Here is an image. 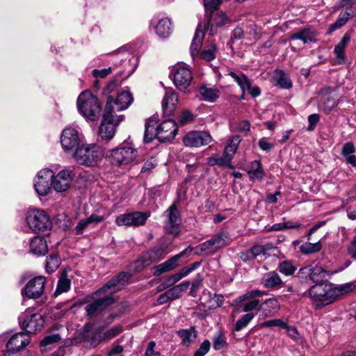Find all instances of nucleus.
<instances>
[{
  "label": "nucleus",
  "mask_w": 356,
  "mask_h": 356,
  "mask_svg": "<svg viewBox=\"0 0 356 356\" xmlns=\"http://www.w3.org/2000/svg\"><path fill=\"white\" fill-rule=\"evenodd\" d=\"M156 122L154 118H149L145 122L144 140L147 143L151 142L154 137L161 142L172 140L177 133V126L174 120L163 121L156 128Z\"/></svg>",
  "instance_id": "1"
},
{
  "label": "nucleus",
  "mask_w": 356,
  "mask_h": 356,
  "mask_svg": "<svg viewBox=\"0 0 356 356\" xmlns=\"http://www.w3.org/2000/svg\"><path fill=\"white\" fill-rule=\"evenodd\" d=\"M313 308L321 309L336 300L334 284L330 283H319L311 286L307 291Z\"/></svg>",
  "instance_id": "2"
},
{
  "label": "nucleus",
  "mask_w": 356,
  "mask_h": 356,
  "mask_svg": "<svg viewBox=\"0 0 356 356\" xmlns=\"http://www.w3.org/2000/svg\"><path fill=\"white\" fill-rule=\"evenodd\" d=\"M79 111L91 121L97 120L102 111L99 100L91 92H82L77 99Z\"/></svg>",
  "instance_id": "3"
},
{
  "label": "nucleus",
  "mask_w": 356,
  "mask_h": 356,
  "mask_svg": "<svg viewBox=\"0 0 356 356\" xmlns=\"http://www.w3.org/2000/svg\"><path fill=\"white\" fill-rule=\"evenodd\" d=\"M169 245L166 243H161L154 247L149 251L144 252L134 263L132 264V268L135 271H140L153 263L158 262L165 257L168 254Z\"/></svg>",
  "instance_id": "4"
},
{
  "label": "nucleus",
  "mask_w": 356,
  "mask_h": 356,
  "mask_svg": "<svg viewBox=\"0 0 356 356\" xmlns=\"http://www.w3.org/2000/svg\"><path fill=\"white\" fill-rule=\"evenodd\" d=\"M103 156L102 149L96 145H82L72 154L77 163L88 166L97 163Z\"/></svg>",
  "instance_id": "5"
},
{
  "label": "nucleus",
  "mask_w": 356,
  "mask_h": 356,
  "mask_svg": "<svg viewBox=\"0 0 356 356\" xmlns=\"http://www.w3.org/2000/svg\"><path fill=\"white\" fill-rule=\"evenodd\" d=\"M220 3L221 0H204V6L208 20L207 29H210V35L213 34V27L214 26H222L227 20L225 13L217 9Z\"/></svg>",
  "instance_id": "6"
},
{
  "label": "nucleus",
  "mask_w": 356,
  "mask_h": 356,
  "mask_svg": "<svg viewBox=\"0 0 356 356\" xmlns=\"http://www.w3.org/2000/svg\"><path fill=\"white\" fill-rule=\"evenodd\" d=\"M137 149L131 146H123L111 149L106 157L114 166L126 165L133 162L137 157Z\"/></svg>",
  "instance_id": "7"
},
{
  "label": "nucleus",
  "mask_w": 356,
  "mask_h": 356,
  "mask_svg": "<svg viewBox=\"0 0 356 356\" xmlns=\"http://www.w3.org/2000/svg\"><path fill=\"white\" fill-rule=\"evenodd\" d=\"M110 109V106L104 108L99 131L102 138L106 140H110L114 136L117 126L124 120L123 115L113 114Z\"/></svg>",
  "instance_id": "8"
},
{
  "label": "nucleus",
  "mask_w": 356,
  "mask_h": 356,
  "mask_svg": "<svg viewBox=\"0 0 356 356\" xmlns=\"http://www.w3.org/2000/svg\"><path fill=\"white\" fill-rule=\"evenodd\" d=\"M26 222L34 232H48L52 227L49 216L43 210L33 209L29 211Z\"/></svg>",
  "instance_id": "9"
},
{
  "label": "nucleus",
  "mask_w": 356,
  "mask_h": 356,
  "mask_svg": "<svg viewBox=\"0 0 356 356\" xmlns=\"http://www.w3.org/2000/svg\"><path fill=\"white\" fill-rule=\"evenodd\" d=\"M130 277L131 275L129 273L122 272L111 278L102 288L97 290L94 296L95 297H101L102 296H113V293L120 291L128 284Z\"/></svg>",
  "instance_id": "10"
},
{
  "label": "nucleus",
  "mask_w": 356,
  "mask_h": 356,
  "mask_svg": "<svg viewBox=\"0 0 356 356\" xmlns=\"http://www.w3.org/2000/svg\"><path fill=\"white\" fill-rule=\"evenodd\" d=\"M260 295L261 292L258 290L248 291L236 298L232 305L237 307L238 312L252 313L255 309H259L260 302L256 298Z\"/></svg>",
  "instance_id": "11"
},
{
  "label": "nucleus",
  "mask_w": 356,
  "mask_h": 356,
  "mask_svg": "<svg viewBox=\"0 0 356 356\" xmlns=\"http://www.w3.org/2000/svg\"><path fill=\"white\" fill-rule=\"evenodd\" d=\"M60 143L66 154H73L81 145V138L77 130L66 127L62 132Z\"/></svg>",
  "instance_id": "12"
},
{
  "label": "nucleus",
  "mask_w": 356,
  "mask_h": 356,
  "mask_svg": "<svg viewBox=\"0 0 356 356\" xmlns=\"http://www.w3.org/2000/svg\"><path fill=\"white\" fill-rule=\"evenodd\" d=\"M149 216V213L135 211L118 216L115 222L118 226L138 227L144 225Z\"/></svg>",
  "instance_id": "13"
},
{
  "label": "nucleus",
  "mask_w": 356,
  "mask_h": 356,
  "mask_svg": "<svg viewBox=\"0 0 356 356\" xmlns=\"http://www.w3.org/2000/svg\"><path fill=\"white\" fill-rule=\"evenodd\" d=\"M54 172L50 169L40 170L36 177L34 188L39 196H45L51 191Z\"/></svg>",
  "instance_id": "14"
},
{
  "label": "nucleus",
  "mask_w": 356,
  "mask_h": 356,
  "mask_svg": "<svg viewBox=\"0 0 356 356\" xmlns=\"http://www.w3.org/2000/svg\"><path fill=\"white\" fill-rule=\"evenodd\" d=\"M45 284L46 278L44 276L35 277L22 289V294L31 299L39 298L44 293Z\"/></svg>",
  "instance_id": "15"
},
{
  "label": "nucleus",
  "mask_w": 356,
  "mask_h": 356,
  "mask_svg": "<svg viewBox=\"0 0 356 356\" xmlns=\"http://www.w3.org/2000/svg\"><path fill=\"white\" fill-rule=\"evenodd\" d=\"M22 327L27 334L35 333L40 330L44 325V321L40 314H31L26 312L19 317Z\"/></svg>",
  "instance_id": "16"
},
{
  "label": "nucleus",
  "mask_w": 356,
  "mask_h": 356,
  "mask_svg": "<svg viewBox=\"0 0 356 356\" xmlns=\"http://www.w3.org/2000/svg\"><path fill=\"white\" fill-rule=\"evenodd\" d=\"M134 98L132 95L127 91L122 92L113 99V97L108 96L106 100L105 108L108 106H111V113L117 115V112H120L127 109L133 102Z\"/></svg>",
  "instance_id": "17"
},
{
  "label": "nucleus",
  "mask_w": 356,
  "mask_h": 356,
  "mask_svg": "<svg viewBox=\"0 0 356 356\" xmlns=\"http://www.w3.org/2000/svg\"><path fill=\"white\" fill-rule=\"evenodd\" d=\"M192 79L193 76L190 69L184 65H178L175 67L173 82L177 88L186 91L190 86Z\"/></svg>",
  "instance_id": "18"
},
{
  "label": "nucleus",
  "mask_w": 356,
  "mask_h": 356,
  "mask_svg": "<svg viewBox=\"0 0 356 356\" xmlns=\"http://www.w3.org/2000/svg\"><path fill=\"white\" fill-rule=\"evenodd\" d=\"M211 135L205 131H190L184 138L183 142L186 146L199 147L208 145L211 141Z\"/></svg>",
  "instance_id": "19"
},
{
  "label": "nucleus",
  "mask_w": 356,
  "mask_h": 356,
  "mask_svg": "<svg viewBox=\"0 0 356 356\" xmlns=\"http://www.w3.org/2000/svg\"><path fill=\"white\" fill-rule=\"evenodd\" d=\"M167 217L165 227L170 234H177L181 223L179 211L175 203H173L165 211Z\"/></svg>",
  "instance_id": "20"
},
{
  "label": "nucleus",
  "mask_w": 356,
  "mask_h": 356,
  "mask_svg": "<svg viewBox=\"0 0 356 356\" xmlns=\"http://www.w3.org/2000/svg\"><path fill=\"white\" fill-rule=\"evenodd\" d=\"M193 250L191 246H188L186 249L181 251L180 253L173 256L170 259H168L165 262L155 266L152 268L154 275H160L161 274L170 271L178 266L177 261L182 257L185 256L187 253L191 252Z\"/></svg>",
  "instance_id": "21"
},
{
  "label": "nucleus",
  "mask_w": 356,
  "mask_h": 356,
  "mask_svg": "<svg viewBox=\"0 0 356 356\" xmlns=\"http://www.w3.org/2000/svg\"><path fill=\"white\" fill-rule=\"evenodd\" d=\"M72 181V171L65 169L60 171L51 180L54 189L57 192H63L67 190Z\"/></svg>",
  "instance_id": "22"
},
{
  "label": "nucleus",
  "mask_w": 356,
  "mask_h": 356,
  "mask_svg": "<svg viewBox=\"0 0 356 356\" xmlns=\"http://www.w3.org/2000/svg\"><path fill=\"white\" fill-rule=\"evenodd\" d=\"M92 303L87 305L85 307L86 313L89 316H97L106 306L113 304L115 302L113 296H102Z\"/></svg>",
  "instance_id": "23"
},
{
  "label": "nucleus",
  "mask_w": 356,
  "mask_h": 356,
  "mask_svg": "<svg viewBox=\"0 0 356 356\" xmlns=\"http://www.w3.org/2000/svg\"><path fill=\"white\" fill-rule=\"evenodd\" d=\"M179 102L178 95L172 88L165 90L162 100V108L165 115L170 116L175 112Z\"/></svg>",
  "instance_id": "24"
},
{
  "label": "nucleus",
  "mask_w": 356,
  "mask_h": 356,
  "mask_svg": "<svg viewBox=\"0 0 356 356\" xmlns=\"http://www.w3.org/2000/svg\"><path fill=\"white\" fill-rule=\"evenodd\" d=\"M30 343V336L25 332H18L14 334L7 343L8 350L19 351L22 348Z\"/></svg>",
  "instance_id": "25"
},
{
  "label": "nucleus",
  "mask_w": 356,
  "mask_h": 356,
  "mask_svg": "<svg viewBox=\"0 0 356 356\" xmlns=\"http://www.w3.org/2000/svg\"><path fill=\"white\" fill-rule=\"evenodd\" d=\"M241 141V137L238 135H236L232 137L229 141V143L225 146L224 149L223 154L222 156L228 165V168H232L231 161L238 149Z\"/></svg>",
  "instance_id": "26"
},
{
  "label": "nucleus",
  "mask_w": 356,
  "mask_h": 356,
  "mask_svg": "<svg viewBox=\"0 0 356 356\" xmlns=\"http://www.w3.org/2000/svg\"><path fill=\"white\" fill-rule=\"evenodd\" d=\"M317 35L318 33L314 29L307 27L293 33L291 35V39L300 40L303 43L307 44L316 42Z\"/></svg>",
  "instance_id": "27"
},
{
  "label": "nucleus",
  "mask_w": 356,
  "mask_h": 356,
  "mask_svg": "<svg viewBox=\"0 0 356 356\" xmlns=\"http://www.w3.org/2000/svg\"><path fill=\"white\" fill-rule=\"evenodd\" d=\"M304 270L309 273L310 280L317 284L323 283L322 282L327 275V270L318 264L309 265L305 267Z\"/></svg>",
  "instance_id": "28"
},
{
  "label": "nucleus",
  "mask_w": 356,
  "mask_h": 356,
  "mask_svg": "<svg viewBox=\"0 0 356 356\" xmlns=\"http://www.w3.org/2000/svg\"><path fill=\"white\" fill-rule=\"evenodd\" d=\"M205 25H204L203 26L202 24H200L196 29L194 38L191 45V54L192 57H194L199 54L204 37V31L205 30Z\"/></svg>",
  "instance_id": "29"
},
{
  "label": "nucleus",
  "mask_w": 356,
  "mask_h": 356,
  "mask_svg": "<svg viewBox=\"0 0 356 356\" xmlns=\"http://www.w3.org/2000/svg\"><path fill=\"white\" fill-rule=\"evenodd\" d=\"M259 309L264 317H270L280 309V303L275 298H268L260 305Z\"/></svg>",
  "instance_id": "30"
},
{
  "label": "nucleus",
  "mask_w": 356,
  "mask_h": 356,
  "mask_svg": "<svg viewBox=\"0 0 356 356\" xmlns=\"http://www.w3.org/2000/svg\"><path fill=\"white\" fill-rule=\"evenodd\" d=\"M30 250L36 255H44L48 251L46 240L40 236L34 237L30 243Z\"/></svg>",
  "instance_id": "31"
},
{
  "label": "nucleus",
  "mask_w": 356,
  "mask_h": 356,
  "mask_svg": "<svg viewBox=\"0 0 356 356\" xmlns=\"http://www.w3.org/2000/svg\"><path fill=\"white\" fill-rule=\"evenodd\" d=\"M248 174L251 181L262 180L265 177V172L261 162L257 160L252 161L248 170Z\"/></svg>",
  "instance_id": "32"
},
{
  "label": "nucleus",
  "mask_w": 356,
  "mask_h": 356,
  "mask_svg": "<svg viewBox=\"0 0 356 356\" xmlns=\"http://www.w3.org/2000/svg\"><path fill=\"white\" fill-rule=\"evenodd\" d=\"M177 334L181 339L182 343L187 346L193 343L197 337V330L194 327L179 330Z\"/></svg>",
  "instance_id": "33"
},
{
  "label": "nucleus",
  "mask_w": 356,
  "mask_h": 356,
  "mask_svg": "<svg viewBox=\"0 0 356 356\" xmlns=\"http://www.w3.org/2000/svg\"><path fill=\"white\" fill-rule=\"evenodd\" d=\"M156 34L161 38L168 37L172 32L171 20L169 18H162L155 27Z\"/></svg>",
  "instance_id": "34"
},
{
  "label": "nucleus",
  "mask_w": 356,
  "mask_h": 356,
  "mask_svg": "<svg viewBox=\"0 0 356 356\" xmlns=\"http://www.w3.org/2000/svg\"><path fill=\"white\" fill-rule=\"evenodd\" d=\"M282 280L275 271L266 273L262 278V284L266 288H275L282 284Z\"/></svg>",
  "instance_id": "35"
},
{
  "label": "nucleus",
  "mask_w": 356,
  "mask_h": 356,
  "mask_svg": "<svg viewBox=\"0 0 356 356\" xmlns=\"http://www.w3.org/2000/svg\"><path fill=\"white\" fill-rule=\"evenodd\" d=\"M199 91L204 99L209 102H214L220 96V91L218 89L205 86L200 87Z\"/></svg>",
  "instance_id": "36"
},
{
  "label": "nucleus",
  "mask_w": 356,
  "mask_h": 356,
  "mask_svg": "<svg viewBox=\"0 0 356 356\" xmlns=\"http://www.w3.org/2000/svg\"><path fill=\"white\" fill-rule=\"evenodd\" d=\"M191 283L188 281L184 282L179 284L175 285L167 290L168 294L172 300L179 298L183 293L189 287Z\"/></svg>",
  "instance_id": "37"
},
{
  "label": "nucleus",
  "mask_w": 356,
  "mask_h": 356,
  "mask_svg": "<svg viewBox=\"0 0 356 356\" xmlns=\"http://www.w3.org/2000/svg\"><path fill=\"white\" fill-rule=\"evenodd\" d=\"M355 15H356V13H348L347 11L340 13L337 21L330 26L329 31L332 32V31L342 27L343 26H344L346 24V22L349 20V19H350Z\"/></svg>",
  "instance_id": "38"
},
{
  "label": "nucleus",
  "mask_w": 356,
  "mask_h": 356,
  "mask_svg": "<svg viewBox=\"0 0 356 356\" xmlns=\"http://www.w3.org/2000/svg\"><path fill=\"white\" fill-rule=\"evenodd\" d=\"M355 287L356 286L353 282H348L338 286L334 285L336 300H337L341 296L353 291Z\"/></svg>",
  "instance_id": "39"
},
{
  "label": "nucleus",
  "mask_w": 356,
  "mask_h": 356,
  "mask_svg": "<svg viewBox=\"0 0 356 356\" xmlns=\"http://www.w3.org/2000/svg\"><path fill=\"white\" fill-rule=\"evenodd\" d=\"M264 252V248L262 245H254L245 252L242 253L241 258L243 261L254 259Z\"/></svg>",
  "instance_id": "40"
},
{
  "label": "nucleus",
  "mask_w": 356,
  "mask_h": 356,
  "mask_svg": "<svg viewBox=\"0 0 356 356\" xmlns=\"http://www.w3.org/2000/svg\"><path fill=\"white\" fill-rule=\"evenodd\" d=\"M227 235L225 232H221L215 236L210 240L211 241L213 248L217 251L218 249L222 248L228 245Z\"/></svg>",
  "instance_id": "41"
},
{
  "label": "nucleus",
  "mask_w": 356,
  "mask_h": 356,
  "mask_svg": "<svg viewBox=\"0 0 356 356\" xmlns=\"http://www.w3.org/2000/svg\"><path fill=\"white\" fill-rule=\"evenodd\" d=\"M60 265V259L57 254H51L47 257L45 268L49 273L54 272Z\"/></svg>",
  "instance_id": "42"
},
{
  "label": "nucleus",
  "mask_w": 356,
  "mask_h": 356,
  "mask_svg": "<svg viewBox=\"0 0 356 356\" xmlns=\"http://www.w3.org/2000/svg\"><path fill=\"white\" fill-rule=\"evenodd\" d=\"M254 314L253 313H248L241 317L234 325V330L239 332L245 327L248 323L254 318Z\"/></svg>",
  "instance_id": "43"
},
{
  "label": "nucleus",
  "mask_w": 356,
  "mask_h": 356,
  "mask_svg": "<svg viewBox=\"0 0 356 356\" xmlns=\"http://www.w3.org/2000/svg\"><path fill=\"white\" fill-rule=\"evenodd\" d=\"M322 248L320 241L312 243H305L300 246V251L304 254H311L319 252Z\"/></svg>",
  "instance_id": "44"
},
{
  "label": "nucleus",
  "mask_w": 356,
  "mask_h": 356,
  "mask_svg": "<svg viewBox=\"0 0 356 356\" xmlns=\"http://www.w3.org/2000/svg\"><path fill=\"white\" fill-rule=\"evenodd\" d=\"M195 250L205 254H213L216 252L210 239L197 245Z\"/></svg>",
  "instance_id": "45"
},
{
  "label": "nucleus",
  "mask_w": 356,
  "mask_h": 356,
  "mask_svg": "<svg viewBox=\"0 0 356 356\" xmlns=\"http://www.w3.org/2000/svg\"><path fill=\"white\" fill-rule=\"evenodd\" d=\"M338 104L334 97L327 96L324 98L322 103V108L325 113H329Z\"/></svg>",
  "instance_id": "46"
},
{
  "label": "nucleus",
  "mask_w": 356,
  "mask_h": 356,
  "mask_svg": "<svg viewBox=\"0 0 356 356\" xmlns=\"http://www.w3.org/2000/svg\"><path fill=\"white\" fill-rule=\"evenodd\" d=\"M278 269L281 273L285 275H290L295 272L296 267L292 264L291 262L285 261L280 263Z\"/></svg>",
  "instance_id": "47"
},
{
  "label": "nucleus",
  "mask_w": 356,
  "mask_h": 356,
  "mask_svg": "<svg viewBox=\"0 0 356 356\" xmlns=\"http://www.w3.org/2000/svg\"><path fill=\"white\" fill-rule=\"evenodd\" d=\"M70 286V281L67 278H61L59 280L57 285L55 295L58 296L62 293L66 292Z\"/></svg>",
  "instance_id": "48"
},
{
  "label": "nucleus",
  "mask_w": 356,
  "mask_h": 356,
  "mask_svg": "<svg viewBox=\"0 0 356 356\" xmlns=\"http://www.w3.org/2000/svg\"><path fill=\"white\" fill-rule=\"evenodd\" d=\"M226 345V341L221 332H218L213 337V348L216 350H221Z\"/></svg>",
  "instance_id": "49"
},
{
  "label": "nucleus",
  "mask_w": 356,
  "mask_h": 356,
  "mask_svg": "<svg viewBox=\"0 0 356 356\" xmlns=\"http://www.w3.org/2000/svg\"><path fill=\"white\" fill-rule=\"evenodd\" d=\"M216 46L211 44L207 49L204 50L201 53V57L207 61L212 60L216 57Z\"/></svg>",
  "instance_id": "50"
},
{
  "label": "nucleus",
  "mask_w": 356,
  "mask_h": 356,
  "mask_svg": "<svg viewBox=\"0 0 356 356\" xmlns=\"http://www.w3.org/2000/svg\"><path fill=\"white\" fill-rule=\"evenodd\" d=\"M122 332V327L120 325H115L103 333L104 336H102L105 339H111L115 337Z\"/></svg>",
  "instance_id": "51"
},
{
  "label": "nucleus",
  "mask_w": 356,
  "mask_h": 356,
  "mask_svg": "<svg viewBox=\"0 0 356 356\" xmlns=\"http://www.w3.org/2000/svg\"><path fill=\"white\" fill-rule=\"evenodd\" d=\"M60 336L58 334H52L46 336L41 341L40 345L42 347L53 344L60 340Z\"/></svg>",
  "instance_id": "52"
},
{
  "label": "nucleus",
  "mask_w": 356,
  "mask_h": 356,
  "mask_svg": "<svg viewBox=\"0 0 356 356\" xmlns=\"http://www.w3.org/2000/svg\"><path fill=\"white\" fill-rule=\"evenodd\" d=\"M207 164L210 166L217 165L220 167H228L222 156L219 155L208 158Z\"/></svg>",
  "instance_id": "53"
},
{
  "label": "nucleus",
  "mask_w": 356,
  "mask_h": 356,
  "mask_svg": "<svg viewBox=\"0 0 356 356\" xmlns=\"http://www.w3.org/2000/svg\"><path fill=\"white\" fill-rule=\"evenodd\" d=\"M211 343L209 340H204L200 348L195 351L194 356H204L209 350Z\"/></svg>",
  "instance_id": "54"
},
{
  "label": "nucleus",
  "mask_w": 356,
  "mask_h": 356,
  "mask_svg": "<svg viewBox=\"0 0 356 356\" xmlns=\"http://www.w3.org/2000/svg\"><path fill=\"white\" fill-rule=\"evenodd\" d=\"M200 266V262H197V261L194 262V263H192V264L188 265L187 266L182 268L179 271V273L181 275V277L183 278V277L187 276L189 273L193 272L194 270H195Z\"/></svg>",
  "instance_id": "55"
},
{
  "label": "nucleus",
  "mask_w": 356,
  "mask_h": 356,
  "mask_svg": "<svg viewBox=\"0 0 356 356\" xmlns=\"http://www.w3.org/2000/svg\"><path fill=\"white\" fill-rule=\"evenodd\" d=\"M260 326L262 327L278 326L283 328L287 327V324L280 319H273L261 323Z\"/></svg>",
  "instance_id": "56"
},
{
  "label": "nucleus",
  "mask_w": 356,
  "mask_h": 356,
  "mask_svg": "<svg viewBox=\"0 0 356 356\" xmlns=\"http://www.w3.org/2000/svg\"><path fill=\"white\" fill-rule=\"evenodd\" d=\"M194 119V115L188 111H184L181 113L178 118V121L180 124L184 125L186 124Z\"/></svg>",
  "instance_id": "57"
},
{
  "label": "nucleus",
  "mask_w": 356,
  "mask_h": 356,
  "mask_svg": "<svg viewBox=\"0 0 356 356\" xmlns=\"http://www.w3.org/2000/svg\"><path fill=\"white\" fill-rule=\"evenodd\" d=\"M129 305V304L127 301L120 302L114 308L112 315L114 317L121 316L125 312L126 309L128 308Z\"/></svg>",
  "instance_id": "58"
},
{
  "label": "nucleus",
  "mask_w": 356,
  "mask_h": 356,
  "mask_svg": "<svg viewBox=\"0 0 356 356\" xmlns=\"http://www.w3.org/2000/svg\"><path fill=\"white\" fill-rule=\"evenodd\" d=\"M181 279H182L181 275L179 274V272H177L170 276H168L166 278V280H165L166 286H164V288H168L170 286H172L173 284H175V283L179 282Z\"/></svg>",
  "instance_id": "59"
},
{
  "label": "nucleus",
  "mask_w": 356,
  "mask_h": 356,
  "mask_svg": "<svg viewBox=\"0 0 356 356\" xmlns=\"http://www.w3.org/2000/svg\"><path fill=\"white\" fill-rule=\"evenodd\" d=\"M258 145L260 149L266 152H269L274 147L273 144L270 143L266 138H261L258 142Z\"/></svg>",
  "instance_id": "60"
},
{
  "label": "nucleus",
  "mask_w": 356,
  "mask_h": 356,
  "mask_svg": "<svg viewBox=\"0 0 356 356\" xmlns=\"http://www.w3.org/2000/svg\"><path fill=\"white\" fill-rule=\"evenodd\" d=\"M112 71V67L104 68L102 70L95 69L92 71V75L96 78H104Z\"/></svg>",
  "instance_id": "61"
},
{
  "label": "nucleus",
  "mask_w": 356,
  "mask_h": 356,
  "mask_svg": "<svg viewBox=\"0 0 356 356\" xmlns=\"http://www.w3.org/2000/svg\"><path fill=\"white\" fill-rule=\"evenodd\" d=\"M156 343L150 341L146 348L145 356H160V353L155 350Z\"/></svg>",
  "instance_id": "62"
},
{
  "label": "nucleus",
  "mask_w": 356,
  "mask_h": 356,
  "mask_svg": "<svg viewBox=\"0 0 356 356\" xmlns=\"http://www.w3.org/2000/svg\"><path fill=\"white\" fill-rule=\"evenodd\" d=\"M334 53L336 56L337 63L341 64L345 60V49L339 47H334Z\"/></svg>",
  "instance_id": "63"
},
{
  "label": "nucleus",
  "mask_w": 356,
  "mask_h": 356,
  "mask_svg": "<svg viewBox=\"0 0 356 356\" xmlns=\"http://www.w3.org/2000/svg\"><path fill=\"white\" fill-rule=\"evenodd\" d=\"M202 281V276L198 274L196 277V278L194 280V281L191 284V294L193 296H195V293L198 291L199 286Z\"/></svg>",
  "instance_id": "64"
}]
</instances>
